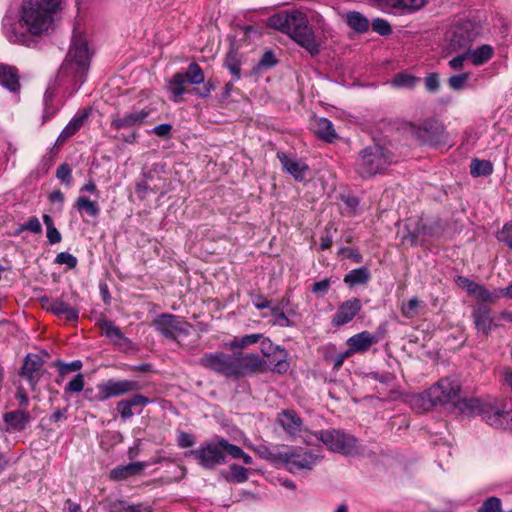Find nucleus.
Returning <instances> with one entry per match:
<instances>
[{"instance_id": "obj_20", "label": "nucleus", "mask_w": 512, "mask_h": 512, "mask_svg": "<svg viewBox=\"0 0 512 512\" xmlns=\"http://www.w3.org/2000/svg\"><path fill=\"white\" fill-rule=\"evenodd\" d=\"M483 420L493 428L512 432V412L504 411L488 405Z\"/></svg>"}, {"instance_id": "obj_30", "label": "nucleus", "mask_w": 512, "mask_h": 512, "mask_svg": "<svg viewBox=\"0 0 512 512\" xmlns=\"http://www.w3.org/2000/svg\"><path fill=\"white\" fill-rule=\"evenodd\" d=\"M145 465L141 462H133L123 466H117L110 472V478L115 481L125 480L131 476L139 474Z\"/></svg>"}, {"instance_id": "obj_37", "label": "nucleus", "mask_w": 512, "mask_h": 512, "mask_svg": "<svg viewBox=\"0 0 512 512\" xmlns=\"http://www.w3.org/2000/svg\"><path fill=\"white\" fill-rule=\"evenodd\" d=\"M62 80L60 78V75L57 76L54 84H50L48 88L46 89V92L44 94V105H45V112H44V120H47L51 115L54 114V110H51L52 103L54 96L56 94V91L59 87H61Z\"/></svg>"}, {"instance_id": "obj_26", "label": "nucleus", "mask_w": 512, "mask_h": 512, "mask_svg": "<svg viewBox=\"0 0 512 512\" xmlns=\"http://www.w3.org/2000/svg\"><path fill=\"white\" fill-rule=\"evenodd\" d=\"M311 126L315 135L326 142L331 143L337 138L333 124L327 118H316L312 121Z\"/></svg>"}, {"instance_id": "obj_6", "label": "nucleus", "mask_w": 512, "mask_h": 512, "mask_svg": "<svg viewBox=\"0 0 512 512\" xmlns=\"http://www.w3.org/2000/svg\"><path fill=\"white\" fill-rule=\"evenodd\" d=\"M394 162V153L388 147L372 144L359 152L355 162V172L362 179H370L383 173Z\"/></svg>"}, {"instance_id": "obj_33", "label": "nucleus", "mask_w": 512, "mask_h": 512, "mask_svg": "<svg viewBox=\"0 0 512 512\" xmlns=\"http://www.w3.org/2000/svg\"><path fill=\"white\" fill-rule=\"evenodd\" d=\"M347 25L357 33H365L369 30V20L360 12L350 11L346 13Z\"/></svg>"}, {"instance_id": "obj_55", "label": "nucleus", "mask_w": 512, "mask_h": 512, "mask_svg": "<svg viewBox=\"0 0 512 512\" xmlns=\"http://www.w3.org/2000/svg\"><path fill=\"white\" fill-rule=\"evenodd\" d=\"M22 229L29 230L33 233H40L42 226L37 217H30L28 221L22 226Z\"/></svg>"}, {"instance_id": "obj_49", "label": "nucleus", "mask_w": 512, "mask_h": 512, "mask_svg": "<svg viewBox=\"0 0 512 512\" xmlns=\"http://www.w3.org/2000/svg\"><path fill=\"white\" fill-rule=\"evenodd\" d=\"M116 409L122 419H129L134 415L132 411V406L130 405L127 399L119 401L117 403Z\"/></svg>"}, {"instance_id": "obj_43", "label": "nucleus", "mask_w": 512, "mask_h": 512, "mask_svg": "<svg viewBox=\"0 0 512 512\" xmlns=\"http://www.w3.org/2000/svg\"><path fill=\"white\" fill-rule=\"evenodd\" d=\"M225 447L228 448V455L231 458L242 459L243 463L246 465L252 464V457L245 453L241 447L234 445L230 442Z\"/></svg>"}, {"instance_id": "obj_47", "label": "nucleus", "mask_w": 512, "mask_h": 512, "mask_svg": "<svg viewBox=\"0 0 512 512\" xmlns=\"http://www.w3.org/2000/svg\"><path fill=\"white\" fill-rule=\"evenodd\" d=\"M417 81V78L409 74L399 73L393 80L392 84L396 87H413Z\"/></svg>"}, {"instance_id": "obj_23", "label": "nucleus", "mask_w": 512, "mask_h": 512, "mask_svg": "<svg viewBox=\"0 0 512 512\" xmlns=\"http://www.w3.org/2000/svg\"><path fill=\"white\" fill-rule=\"evenodd\" d=\"M408 239L412 245L418 244L419 237L434 236L436 231L432 224L425 222L423 219H409L406 224Z\"/></svg>"}, {"instance_id": "obj_56", "label": "nucleus", "mask_w": 512, "mask_h": 512, "mask_svg": "<svg viewBox=\"0 0 512 512\" xmlns=\"http://www.w3.org/2000/svg\"><path fill=\"white\" fill-rule=\"evenodd\" d=\"M469 59V56H468V53L467 51H465L464 53L454 57L453 59H451L449 61V66L453 69V70H460L462 69L463 65H464V61Z\"/></svg>"}, {"instance_id": "obj_15", "label": "nucleus", "mask_w": 512, "mask_h": 512, "mask_svg": "<svg viewBox=\"0 0 512 512\" xmlns=\"http://www.w3.org/2000/svg\"><path fill=\"white\" fill-rule=\"evenodd\" d=\"M276 423L292 439L303 430V420L293 409H284L278 413Z\"/></svg>"}, {"instance_id": "obj_14", "label": "nucleus", "mask_w": 512, "mask_h": 512, "mask_svg": "<svg viewBox=\"0 0 512 512\" xmlns=\"http://www.w3.org/2000/svg\"><path fill=\"white\" fill-rule=\"evenodd\" d=\"M142 389V385L135 380H114L110 379L103 384L98 385V393L95 395L96 401H105L112 397H119L128 393L136 392Z\"/></svg>"}, {"instance_id": "obj_11", "label": "nucleus", "mask_w": 512, "mask_h": 512, "mask_svg": "<svg viewBox=\"0 0 512 512\" xmlns=\"http://www.w3.org/2000/svg\"><path fill=\"white\" fill-rule=\"evenodd\" d=\"M156 331L167 339L178 341L180 337L190 335L193 326L179 316L163 313L153 321Z\"/></svg>"}, {"instance_id": "obj_32", "label": "nucleus", "mask_w": 512, "mask_h": 512, "mask_svg": "<svg viewBox=\"0 0 512 512\" xmlns=\"http://www.w3.org/2000/svg\"><path fill=\"white\" fill-rule=\"evenodd\" d=\"M467 53L472 63L478 66L488 62L492 58L494 49L488 44H483L476 49L469 48Z\"/></svg>"}, {"instance_id": "obj_5", "label": "nucleus", "mask_w": 512, "mask_h": 512, "mask_svg": "<svg viewBox=\"0 0 512 512\" xmlns=\"http://www.w3.org/2000/svg\"><path fill=\"white\" fill-rule=\"evenodd\" d=\"M169 92L174 102H180L182 96L189 92L186 85H199L204 83L202 88H194L192 92L201 98H207L215 89L211 80L205 82V75L202 68L196 63L192 62L188 65L185 72H177L169 80Z\"/></svg>"}, {"instance_id": "obj_17", "label": "nucleus", "mask_w": 512, "mask_h": 512, "mask_svg": "<svg viewBox=\"0 0 512 512\" xmlns=\"http://www.w3.org/2000/svg\"><path fill=\"white\" fill-rule=\"evenodd\" d=\"M361 309L362 304L358 298H351L344 301L334 314L331 321L332 325L339 327L351 322Z\"/></svg>"}, {"instance_id": "obj_61", "label": "nucleus", "mask_w": 512, "mask_h": 512, "mask_svg": "<svg viewBox=\"0 0 512 512\" xmlns=\"http://www.w3.org/2000/svg\"><path fill=\"white\" fill-rule=\"evenodd\" d=\"M275 64H276V59L274 57V54L271 51L265 52L259 61V66H261V67H272Z\"/></svg>"}, {"instance_id": "obj_16", "label": "nucleus", "mask_w": 512, "mask_h": 512, "mask_svg": "<svg viewBox=\"0 0 512 512\" xmlns=\"http://www.w3.org/2000/svg\"><path fill=\"white\" fill-rule=\"evenodd\" d=\"M374 6L382 11H396L398 13H412L421 9L425 0H371Z\"/></svg>"}, {"instance_id": "obj_62", "label": "nucleus", "mask_w": 512, "mask_h": 512, "mask_svg": "<svg viewBox=\"0 0 512 512\" xmlns=\"http://www.w3.org/2000/svg\"><path fill=\"white\" fill-rule=\"evenodd\" d=\"M330 287V280L329 279H323L319 282H316L312 286V292L314 293H326Z\"/></svg>"}, {"instance_id": "obj_58", "label": "nucleus", "mask_w": 512, "mask_h": 512, "mask_svg": "<svg viewBox=\"0 0 512 512\" xmlns=\"http://www.w3.org/2000/svg\"><path fill=\"white\" fill-rule=\"evenodd\" d=\"M127 400L132 407H134V406L144 407L150 403V399L141 394H135L132 397L128 398Z\"/></svg>"}, {"instance_id": "obj_12", "label": "nucleus", "mask_w": 512, "mask_h": 512, "mask_svg": "<svg viewBox=\"0 0 512 512\" xmlns=\"http://www.w3.org/2000/svg\"><path fill=\"white\" fill-rule=\"evenodd\" d=\"M412 135L423 145L440 146L447 143V133L442 123L435 119L412 126Z\"/></svg>"}, {"instance_id": "obj_39", "label": "nucleus", "mask_w": 512, "mask_h": 512, "mask_svg": "<svg viewBox=\"0 0 512 512\" xmlns=\"http://www.w3.org/2000/svg\"><path fill=\"white\" fill-rule=\"evenodd\" d=\"M470 173L473 177L489 176L493 173V164L489 160L475 158L470 163Z\"/></svg>"}, {"instance_id": "obj_46", "label": "nucleus", "mask_w": 512, "mask_h": 512, "mask_svg": "<svg viewBox=\"0 0 512 512\" xmlns=\"http://www.w3.org/2000/svg\"><path fill=\"white\" fill-rule=\"evenodd\" d=\"M373 31L377 32L381 36H387L392 33L390 23L382 18H376L371 23Z\"/></svg>"}, {"instance_id": "obj_44", "label": "nucleus", "mask_w": 512, "mask_h": 512, "mask_svg": "<svg viewBox=\"0 0 512 512\" xmlns=\"http://www.w3.org/2000/svg\"><path fill=\"white\" fill-rule=\"evenodd\" d=\"M478 512H503L501 500L497 497H489L479 507Z\"/></svg>"}, {"instance_id": "obj_3", "label": "nucleus", "mask_w": 512, "mask_h": 512, "mask_svg": "<svg viewBox=\"0 0 512 512\" xmlns=\"http://www.w3.org/2000/svg\"><path fill=\"white\" fill-rule=\"evenodd\" d=\"M92 54L85 31L75 26L69 51L66 54V77L72 76L75 82L73 91L78 90L85 81Z\"/></svg>"}, {"instance_id": "obj_8", "label": "nucleus", "mask_w": 512, "mask_h": 512, "mask_svg": "<svg viewBox=\"0 0 512 512\" xmlns=\"http://www.w3.org/2000/svg\"><path fill=\"white\" fill-rule=\"evenodd\" d=\"M311 437L320 440L330 451L345 456L357 455L362 451L357 438L343 430L325 429L312 433L310 437L304 439L307 445L313 444Z\"/></svg>"}, {"instance_id": "obj_18", "label": "nucleus", "mask_w": 512, "mask_h": 512, "mask_svg": "<svg viewBox=\"0 0 512 512\" xmlns=\"http://www.w3.org/2000/svg\"><path fill=\"white\" fill-rule=\"evenodd\" d=\"M43 373V360L37 354H28L21 367L20 375L25 378L31 387L39 381Z\"/></svg>"}, {"instance_id": "obj_34", "label": "nucleus", "mask_w": 512, "mask_h": 512, "mask_svg": "<svg viewBox=\"0 0 512 512\" xmlns=\"http://www.w3.org/2000/svg\"><path fill=\"white\" fill-rule=\"evenodd\" d=\"M4 420L12 429L23 430L30 421V416L24 411L17 410L6 413Z\"/></svg>"}, {"instance_id": "obj_52", "label": "nucleus", "mask_w": 512, "mask_h": 512, "mask_svg": "<svg viewBox=\"0 0 512 512\" xmlns=\"http://www.w3.org/2000/svg\"><path fill=\"white\" fill-rule=\"evenodd\" d=\"M261 338H262L261 334L245 335L238 342H236L233 346L239 347V348H244L248 345L258 342Z\"/></svg>"}, {"instance_id": "obj_57", "label": "nucleus", "mask_w": 512, "mask_h": 512, "mask_svg": "<svg viewBox=\"0 0 512 512\" xmlns=\"http://www.w3.org/2000/svg\"><path fill=\"white\" fill-rule=\"evenodd\" d=\"M172 125L163 123L153 128L152 132L159 137L168 138L171 134Z\"/></svg>"}, {"instance_id": "obj_31", "label": "nucleus", "mask_w": 512, "mask_h": 512, "mask_svg": "<svg viewBox=\"0 0 512 512\" xmlns=\"http://www.w3.org/2000/svg\"><path fill=\"white\" fill-rule=\"evenodd\" d=\"M266 358V367L269 366L273 372L285 373L289 369L288 353L284 348L273 353L271 357Z\"/></svg>"}, {"instance_id": "obj_60", "label": "nucleus", "mask_w": 512, "mask_h": 512, "mask_svg": "<svg viewBox=\"0 0 512 512\" xmlns=\"http://www.w3.org/2000/svg\"><path fill=\"white\" fill-rule=\"evenodd\" d=\"M47 310H50L55 315L64 314V303L60 300H53L49 302L46 306Z\"/></svg>"}, {"instance_id": "obj_22", "label": "nucleus", "mask_w": 512, "mask_h": 512, "mask_svg": "<svg viewBox=\"0 0 512 512\" xmlns=\"http://www.w3.org/2000/svg\"><path fill=\"white\" fill-rule=\"evenodd\" d=\"M277 157L284 171L289 173L296 181H303L308 172L309 166L302 160L289 157L283 152H278Z\"/></svg>"}, {"instance_id": "obj_7", "label": "nucleus", "mask_w": 512, "mask_h": 512, "mask_svg": "<svg viewBox=\"0 0 512 512\" xmlns=\"http://www.w3.org/2000/svg\"><path fill=\"white\" fill-rule=\"evenodd\" d=\"M265 457L273 462H281L290 472L311 470L318 456L299 447H274L266 449Z\"/></svg>"}, {"instance_id": "obj_36", "label": "nucleus", "mask_w": 512, "mask_h": 512, "mask_svg": "<svg viewBox=\"0 0 512 512\" xmlns=\"http://www.w3.org/2000/svg\"><path fill=\"white\" fill-rule=\"evenodd\" d=\"M370 279V272L366 267L351 270L344 277V282L350 287L365 284Z\"/></svg>"}, {"instance_id": "obj_29", "label": "nucleus", "mask_w": 512, "mask_h": 512, "mask_svg": "<svg viewBox=\"0 0 512 512\" xmlns=\"http://www.w3.org/2000/svg\"><path fill=\"white\" fill-rule=\"evenodd\" d=\"M488 405V403H483L478 398H462L460 396V400L458 401L456 406L459 407L462 413L468 415L480 414L483 417Z\"/></svg>"}, {"instance_id": "obj_42", "label": "nucleus", "mask_w": 512, "mask_h": 512, "mask_svg": "<svg viewBox=\"0 0 512 512\" xmlns=\"http://www.w3.org/2000/svg\"><path fill=\"white\" fill-rule=\"evenodd\" d=\"M228 481L243 483L248 479V470L240 465H230V475L226 478Z\"/></svg>"}, {"instance_id": "obj_50", "label": "nucleus", "mask_w": 512, "mask_h": 512, "mask_svg": "<svg viewBox=\"0 0 512 512\" xmlns=\"http://www.w3.org/2000/svg\"><path fill=\"white\" fill-rule=\"evenodd\" d=\"M260 348L264 357H271L273 353L281 349L280 346L274 345L268 338H263L261 340Z\"/></svg>"}, {"instance_id": "obj_1", "label": "nucleus", "mask_w": 512, "mask_h": 512, "mask_svg": "<svg viewBox=\"0 0 512 512\" xmlns=\"http://www.w3.org/2000/svg\"><path fill=\"white\" fill-rule=\"evenodd\" d=\"M60 9L61 0H23L18 23L5 24V34L16 44H25L27 33L49 35L57 26Z\"/></svg>"}, {"instance_id": "obj_13", "label": "nucleus", "mask_w": 512, "mask_h": 512, "mask_svg": "<svg viewBox=\"0 0 512 512\" xmlns=\"http://www.w3.org/2000/svg\"><path fill=\"white\" fill-rule=\"evenodd\" d=\"M199 364L225 377L237 379L235 355H229L223 352L206 353L200 358Z\"/></svg>"}, {"instance_id": "obj_21", "label": "nucleus", "mask_w": 512, "mask_h": 512, "mask_svg": "<svg viewBox=\"0 0 512 512\" xmlns=\"http://www.w3.org/2000/svg\"><path fill=\"white\" fill-rule=\"evenodd\" d=\"M237 378L249 373L266 371V361L257 354L236 356Z\"/></svg>"}, {"instance_id": "obj_64", "label": "nucleus", "mask_w": 512, "mask_h": 512, "mask_svg": "<svg viewBox=\"0 0 512 512\" xmlns=\"http://www.w3.org/2000/svg\"><path fill=\"white\" fill-rule=\"evenodd\" d=\"M125 512H152V507L146 503L129 505Z\"/></svg>"}, {"instance_id": "obj_19", "label": "nucleus", "mask_w": 512, "mask_h": 512, "mask_svg": "<svg viewBox=\"0 0 512 512\" xmlns=\"http://www.w3.org/2000/svg\"><path fill=\"white\" fill-rule=\"evenodd\" d=\"M472 319L477 332L489 336L492 329L498 325L494 323L491 309L487 305H477L472 310Z\"/></svg>"}, {"instance_id": "obj_54", "label": "nucleus", "mask_w": 512, "mask_h": 512, "mask_svg": "<svg viewBox=\"0 0 512 512\" xmlns=\"http://www.w3.org/2000/svg\"><path fill=\"white\" fill-rule=\"evenodd\" d=\"M439 86V77L436 73H431L425 77V87L428 91L436 92Z\"/></svg>"}, {"instance_id": "obj_38", "label": "nucleus", "mask_w": 512, "mask_h": 512, "mask_svg": "<svg viewBox=\"0 0 512 512\" xmlns=\"http://www.w3.org/2000/svg\"><path fill=\"white\" fill-rule=\"evenodd\" d=\"M224 66L230 71L233 75L234 80H239L241 77L240 74V66H241V58L237 51L234 49H230L226 54L224 60Z\"/></svg>"}, {"instance_id": "obj_59", "label": "nucleus", "mask_w": 512, "mask_h": 512, "mask_svg": "<svg viewBox=\"0 0 512 512\" xmlns=\"http://www.w3.org/2000/svg\"><path fill=\"white\" fill-rule=\"evenodd\" d=\"M340 252L345 253L346 257L352 259L355 263L362 262V259H363L362 255L359 253V251L357 249L345 247V248H341Z\"/></svg>"}, {"instance_id": "obj_51", "label": "nucleus", "mask_w": 512, "mask_h": 512, "mask_svg": "<svg viewBox=\"0 0 512 512\" xmlns=\"http://www.w3.org/2000/svg\"><path fill=\"white\" fill-rule=\"evenodd\" d=\"M67 388L71 392H80L84 388V376L82 373L75 375L67 384Z\"/></svg>"}, {"instance_id": "obj_45", "label": "nucleus", "mask_w": 512, "mask_h": 512, "mask_svg": "<svg viewBox=\"0 0 512 512\" xmlns=\"http://www.w3.org/2000/svg\"><path fill=\"white\" fill-rule=\"evenodd\" d=\"M469 77H470V74L467 72L457 74V75H452L448 79V85L453 90H461L466 86V84L469 80Z\"/></svg>"}, {"instance_id": "obj_9", "label": "nucleus", "mask_w": 512, "mask_h": 512, "mask_svg": "<svg viewBox=\"0 0 512 512\" xmlns=\"http://www.w3.org/2000/svg\"><path fill=\"white\" fill-rule=\"evenodd\" d=\"M229 441L223 437L201 444L197 449L185 453L186 457H192L199 466L207 470H213L216 466L226 463Z\"/></svg>"}, {"instance_id": "obj_28", "label": "nucleus", "mask_w": 512, "mask_h": 512, "mask_svg": "<svg viewBox=\"0 0 512 512\" xmlns=\"http://www.w3.org/2000/svg\"><path fill=\"white\" fill-rule=\"evenodd\" d=\"M0 83L12 92L20 89L18 70L15 67L0 64Z\"/></svg>"}, {"instance_id": "obj_41", "label": "nucleus", "mask_w": 512, "mask_h": 512, "mask_svg": "<svg viewBox=\"0 0 512 512\" xmlns=\"http://www.w3.org/2000/svg\"><path fill=\"white\" fill-rule=\"evenodd\" d=\"M424 307V302L414 297L401 306L403 316L413 318L419 313V309Z\"/></svg>"}, {"instance_id": "obj_35", "label": "nucleus", "mask_w": 512, "mask_h": 512, "mask_svg": "<svg viewBox=\"0 0 512 512\" xmlns=\"http://www.w3.org/2000/svg\"><path fill=\"white\" fill-rule=\"evenodd\" d=\"M90 109L79 110L76 115L66 124V138L73 136L88 120Z\"/></svg>"}, {"instance_id": "obj_40", "label": "nucleus", "mask_w": 512, "mask_h": 512, "mask_svg": "<svg viewBox=\"0 0 512 512\" xmlns=\"http://www.w3.org/2000/svg\"><path fill=\"white\" fill-rule=\"evenodd\" d=\"M76 207L80 212L84 211L91 217H97L100 213V208L97 203L86 197H79L76 201Z\"/></svg>"}, {"instance_id": "obj_53", "label": "nucleus", "mask_w": 512, "mask_h": 512, "mask_svg": "<svg viewBox=\"0 0 512 512\" xmlns=\"http://www.w3.org/2000/svg\"><path fill=\"white\" fill-rule=\"evenodd\" d=\"M177 443L181 448H188L194 445L195 439L194 436L189 433L180 432L178 434Z\"/></svg>"}, {"instance_id": "obj_24", "label": "nucleus", "mask_w": 512, "mask_h": 512, "mask_svg": "<svg viewBox=\"0 0 512 512\" xmlns=\"http://www.w3.org/2000/svg\"><path fill=\"white\" fill-rule=\"evenodd\" d=\"M380 335L372 334L369 331H362L348 338L347 345L357 353H365L369 348L381 340Z\"/></svg>"}, {"instance_id": "obj_10", "label": "nucleus", "mask_w": 512, "mask_h": 512, "mask_svg": "<svg viewBox=\"0 0 512 512\" xmlns=\"http://www.w3.org/2000/svg\"><path fill=\"white\" fill-rule=\"evenodd\" d=\"M478 29L471 21H461L453 25L446 34L448 54L467 51L478 37Z\"/></svg>"}, {"instance_id": "obj_25", "label": "nucleus", "mask_w": 512, "mask_h": 512, "mask_svg": "<svg viewBox=\"0 0 512 512\" xmlns=\"http://www.w3.org/2000/svg\"><path fill=\"white\" fill-rule=\"evenodd\" d=\"M148 115L149 111L144 109L140 111H132L121 118L113 119L111 126L116 129L139 126L145 122V119L148 117Z\"/></svg>"}, {"instance_id": "obj_4", "label": "nucleus", "mask_w": 512, "mask_h": 512, "mask_svg": "<svg viewBox=\"0 0 512 512\" xmlns=\"http://www.w3.org/2000/svg\"><path fill=\"white\" fill-rule=\"evenodd\" d=\"M461 384L456 377H444L426 392L412 397V407L419 413L426 412L435 406L452 404L456 406L460 400Z\"/></svg>"}, {"instance_id": "obj_27", "label": "nucleus", "mask_w": 512, "mask_h": 512, "mask_svg": "<svg viewBox=\"0 0 512 512\" xmlns=\"http://www.w3.org/2000/svg\"><path fill=\"white\" fill-rule=\"evenodd\" d=\"M102 332L117 346L127 347L129 344L128 338L124 336L121 329L110 320H101L99 322Z\"/></svg>"}, {"instance_id": "obj_63", "label": "nucleus", "mask_w": 512, "mask_h": 512, "mask_svg": "<svg viewBox=\"0 0 512 512\" xmlns=\"http://www.w3.org/2000/svg\"><path fill=\"white\" fill-rule=\"evenodd\" d=\"M128 506L129 504H127L125 501L116 500L108 504V509L109 512H125Z\"/></svg>"}, {"instance_id": "obj_48", "label": "nucleus", "mask_w": 512, "mask_h": 512, "mask_svg": "<svg viewBox=\"0 0 512 512\" xmlns=\"http://www.w3.org/2000/svg\"><path fill=\"white\" fill-rule=\"evenodd\" d=\"M482 302H495L498 296H494L484 285L479 284L472 294Z\"/></svg>"}, {"instance_id": "obj_2", "label": "nucleus", "mask_w": 512, "mask_h": 512, "mask_svg": "<svg viewBox=\"0 0 512 512\" xmlns=\"http://www.w3.org/2000/svg\"><path fill=\"white\" fill-rule=\"evenodd\" d=\"M270 27L280 30L303 47L311 56L320 53L321 41L309 25L305 13L298 10L283 11L268 19Z\"/></svg>"}]
</instances>
